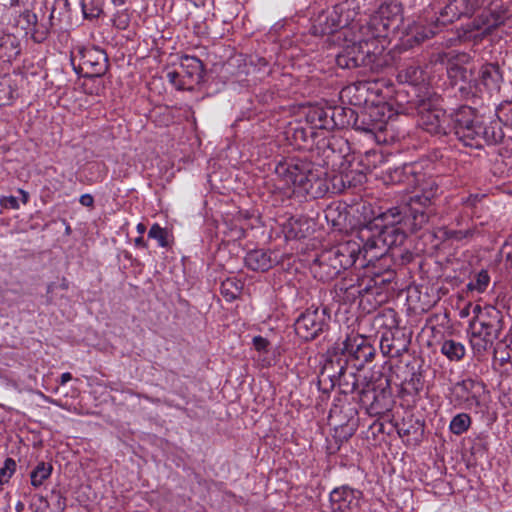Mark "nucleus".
<instances>
[{"label": "nucleus", "instance_id": "052dcab7", "mask_svg": "<svg viewBox=\"0 0 512 512\" xmlns=\"http://www.w3.org/2000/svg\"><path fill=\"white\" fill-rule=\"evenodd\" d=\"M72 379V375L69 372L63 373L60 378V384L64 385Z\"/></svg>", "mask_w": 512, "mask_h": 512}, {"label": "nucleus", "instance_id": "4468645a", "mask_svg": "<svg viewBox=\"0 0 512 512\" xmlns=\"http://www.w3.org/2000/svg\"><path fill=\"white\" fill-rule=\"evenodd\" d=\"M362 492L349 486L337 487L330 493V503L333 512H358Z\"/></svg>", "mask_w": 512, "mask_h": 512}, {"label": "nucleus", "instance_id": "ddd939ff", "mask_svg": "<svg viewBox=\"0 0 512 512\" xmlns=\"http://www.w3.org/2000/svg\"><path fill=\"white\" fill-rule=\"evenodd\" d=\"M81 70H84V76L102 77L108 70L109 62L106 52L98 47H89L81 51Z\"/></svg>", "mask_w": 512, "mask_h": 512}, {"label": "nucleus", "instance_id": "f704fd0d", "mask_svg": "<svg viewBox=\"0 0 512 512\" xmlns=\"http://www.w3.org/2000/svg\"><path fill=\"white\" fill-rule=\"evenodd\" d=\"M471 424V418L466 413H460L453 417L450 422V430L453 434L460 435L464 433Z\"/></svg>", "mask_w": 512, "mask_h": 512}, {"label": "nucleus", "instance_id": "603ef678", "mask_svg": "<svg viewBox=\"0 0 512 512\" xmlns=\"http://www.w3.org/2000/svg\"><path fill=\"white\" fill-rule=\"evenodd\" d=\"M82 10L85 18H95L98 17L101 10L100 9H91L90 12L87 10V4L83 1L82 2Z\"/></svg>", "mask_w": 512, "mask_h": 512}, {"label": "nucleus", "instance_id": "13d9d810", "mask_svg": "<svg viewBox=\"0 0 512 512\" xmlns=\"http://www.w3.org/2000/svg\"><path fill=\"white\" fill-rule=\"evenodd\" d=\"M333 182H334V184H333L334 188H337V182H339V184L341 185L342 188H344L346 186L343 175L334 176Z\"/></svg>", "mask_w": 512, "mask_h": 512}, {"label": "nucleus", "instance_id": "8fccbe9b", "mask_svg": "<svg viewBox=\"0 0 512 512\" xmlns=\"http://www.w3.org/2000/svg\"><path fill=\"white\" fill-rule=\"evenodd\" d=\"M339 289H340V291H345V292L355 290V292L358 293L359 295H361L363 292H368V290H369L368 287H365L364 289H360V285H358L357 287L355 285L346 286L344 283H341L339 285Z\"/></svg>", "mask_w": 512, "mask_h": 512}, {"label": "nucleus", "instance_id": "bb28decb", "mask_svg": "<svg viewBox=\"0 0 512 512\" xmlns=\"http://www.w3.org/2000/svg\"><path fill=\"white\" fill-rule=\"evenodd\" d=\"M17 95L16 79L10 75L0 76V107L11 104Z\"/></svg>", "mask_w": 512, "mask_h": 512}, {"label": "nucleus", "instance_id": "39448f33", "mask_svg": "<svg viewBox=\"0 0 512 512\" xmlns=\"http://www.w3.org/2000/svg\"><path fill=\"white\" fill-rule=\"evenodd\" d=\"M378 38L373 33L370 39H360L347 45L337 56V65L347 69L363 67L371 71L377 70L381 66L379 54L383 48L379 46Z\"/></svg>", "mask_w": 512, "mask_h": 512}, {"label": "nucleus", "instance_id": "49530a36", "mask_svg": "<svg viewBox=\"0 0 512 512\" xmlns=\"http://www.w3.org/2000/svg\"><path fill=\"white\" fill-rule=\"evenodd\" d=\"M0 204L3 208L6 209H18L19 203L16 197L14 196H4L0 200Z\"/></svg>", "mask_w": 512, "mask_h": 512}, {"label": "nucleus", "instance_id": "5701e85b", "mask_svg": "<svg viewBox=\"0 0 512 512\" xmlns=\"http://www.w3.org/2000/svg\"><path fill=\"white\" fill-rule=\"evenodd\" d=\"M244 260L247 268L261 272L269 270L275 263V260L271 258V253L262 249L248 252Z\"/></svg>", "mask_w": 512, "mask_h": 512}, {"label": "nucleus", "instance_id": "37998d69", "mask_svg": "<svg viewBox=\"0 0 512 512\" xmlns=\"http://www.w3.org/2000/svg\"><path fill=\"white\" fill-rule=\"evenodd\" d=\"M16 470V462L12 458H7L2 468H0V485L8 483Z\"/></svg>", "mask_w": 512, "mask_h": 512}, {"label": "nucleus", "instance_id": "bf43d9fd", "mask_svg": "<svg viewBox=\"0 0 512 512\" xmlns=\"http://www.w3.org/2000/svg\"><path fill=\"white\" fill-rule=\"evenodd\" d=\"M134 243H135V246L140 247V248L147 247V244L141 235L135 239Z\"/></svg>", "mask_w": 512, "mask_h": 512}, {"label": "nucleus", "instance_id": "5fc2aeb1", "mask_svg": "<svg viewBox=\"0 0 512 512\" xmlns=\"http://www.w3.org/2000/svg\"><path fill=\"white\" fill-rule=\"evenodd\" d=\"M331 116H333V120L335 122V127H337V122L340 121L341 118H344V113H338V107L331 108Z\"/></svg>", "mask_w": 512, "mask_h": 512}, {"label": "nucleus", "instance_id": "72a5a7b5", "mask_svg": "<svg viewBox=\"0 0 512 512\" xmlns=\"http://www.w3.org/2000/svg\"><path fill=\"white\" fill-rule=\"evenodd\" d=\"M485 13V22L484 24H488V29L485 30V34H490L494 29L504 24L507 18V11L505 9L502 10H494Z\"/></svg>", "mask_w": 512, "mask_h": 512}, {"label": "nucleus", "instance_id": "de8ad7c7", "mask_svg": "<svg viewBox=\"0 0 512 512\" xmlns=\"http://www.w3.org/2000/svg\"><path fill=\"white\" fill-rule=\"evenodd\" d=\"M253 345L257 351L261 352V351H266V348L269 345V342L264 337L256 336L253 338Z\"/></svg>", "mask_w": 512, "mask_h": 512}, {"label": "nucleus", "instance_id": "4d7b16f0", "mask_svg": "<svg viewBox=\"0 0 512 512\" xmlns=\"http://www.w3.org/2000/svg\"><path fill=\"white\" fill-rule=\"evenodd\" d=\"M503 252L506 253V261L510 262L512 267V245H505L503 248Z\"/></svg>", "mask_w": 512, "mask_h": 512}, {"label": "nucleus", "instance_id": "f3484780", "mask_svg": "<svg viewBox=\"0 0 512 512\" xmlns=\"http://www.w3.org/2000/svg\"><path fill=\"white\" fill-rule=\"evenodd\" d=\"M349 359L346 355L338 352L328 355L319 375V384L329 382L330 387L335 386V379L340 377L342 371L348 366Z\"/></svg>", "mask_w": 512, "mask_h": 512}, {"label": "nucleus", "instance_id": "e433bc0d", "mask_svg": "<svg viewBox=\"0 0 512 512\" xmlns=\"http://www.w3.org/2000/svg\"><path fill=\"white\" fill-rule=\"evenodd\" d=\"M380 349L385 356L398 357L401 355V348H397L389 333H385L380 340Z\"/></svg>", "mask_w": 512, "mask_h": 512}, {"label": "nucleus", "instance_id": "7ed1b4c3", "mask_svg": "<svg viewBox=\"0 0 512 512\" xmlns=\"http://www.w3.org/2000/svg\"><path fill=\"white\" fill-rule=\"evenodd\" d=\"M275 173L287 186H293L312 198L323 197L329 190L324 169L306 159L293 158L280 162Z\"/></svg>", "mask_w": 512, "mask_h": 512}, {"label": "nucleus", "instance_id": "b1692460", "mask_svg": "<svg viewBox=\"0 0 512 512\" xmlns=\"http://www.w3.org/2000/svg\"><path fill=\"white\" fill-rule=\"evenodd\" d=\"M306 120L314 128L330 130L335 128L333 116H331V107H314L309 109L306 114Z\"/></svg>", "mask_w": 512, "mask_h": 512}, {"label": "nucleus", "instance_id": "79ce46f5", "mask_svg": "<svg viewBox=\"0 0 512 512\" xmlns=\"http://www.w3.org/2000/svg\"><path fill=\"white\" fill-rule=\"evenodd\" d=\"M148 237L156 239L161 247L168 246V233L165 229L160 227L158 224H153L148 232Z\"/></svg>", "mask_w": 512, "mask_h": 512}, {"label": "nucleus", "instance_id": "a211bd4d", "mask_svg": "<svg viewBox=\"0 0 512 512\" xmlns=\"http://www.w3.org/2000/svg\"><path fill=\"white\" fill-rule=\"evenodd\" d=\"M385 121L380 118V110L378 107H370L361 109L359 117H356L354 129L366 133H376L385 128Z\"/></svg>", "mask_w": 512, "mask_h": 512}, {"label": "nucleus", "instance_id": "1a4fd4ad", "mask_svg": "<svg viewBox=\"0 0 512 512\" xmlns=\"http://www.w3.org/2000/svg\"><path fill=\"white\" fill-rule=\"evenodd\" d=\"M45 9H47L46 2L43 7L37 8L34 6L31 10H25L21 15L20 19L25 23V29L27 33H31L32 38L35 42H43L50 33V29L53 26L54 18V6L51 8V13L46 17Z\"/></svg>", "mask_w": 512, "mask_h": 512}, {"label": "nucleus", "instance_id": "6e6552de", "mask_svg": "<svg viewBox=\"0 0 512 512\" xmlns=\"http://www.w3.org/2000/svg\"><path fill=\"white\" fill-rule=\"evenodd\" d=\"M476 313L473 321L470 324L471 329H476L488 336V338L497 340L504 327V316L503 313L494 306H485L481 308L476 306L474 309Z\"/></svg>", "mask_w": 512, "mask_h": 512}, {"label": "nucleus", "instance_id": "69168bd1", "mask_svg": "<svg viewBox=\"0 0 512 512\" xmlns=\"http://www.w3.org/2000/svg\"><path fill=\"white\" fill-rule=\"evenodd\" d=\"M115 5H122L125 0H112Z\"/></svg>", "mask_w": 512, "mask_h": 512}, {"label": "nucleus", "instance_id": "864d4df0", "mask_svg": "<svg viewBox=\"0 0 512 512\" xmlns=\"http://www.w3.org/2000/svg\"><path fill=\"white\" fill-rule=\"evenodd\" d=\"M80 203L83 206L91 207L94 203V199L90 194H84L80 197Z\"/></svg>", "mask_w": 512, "mask_h": 512}, {"label": "nucleus", "instance_id": "58836bf2", "mask_svg": "<svg viewBox=\"0 0 512 512\" xmlns=\"http://www.w3.org/2000/svg\"><path fill=\"white\" fill-rule=\"evenodd\" d=\"M489 281L490 277L487 271L482 270L475 276V280L471 281L467 285V288L471 291L476 290L478 292H483L487 288Z\"/></svg>", "mask_w": 512, "mask_h": 512}, {"label": "nucleus", "instance_id": "0e129e2a", "mask_svg": "<svg viewBox=\"0 0 512 512\" xmlns=\"http://www.w3.org/2000/svg\"><path fill=\"white\" fill-rule=\"evenodd\" d=\"M60 287L63 289V290H66L68 289L69 287V283L67 281L66 278H63L62 281H61V284H60Z\"/></svg>", "mask_w": 512, "mask_h": 512}, {"label": "nucleus", "instance_id": "423d86ee", "mask_svg": "<svg viewBox=\"0 0 512 512\" xmlns=\"http://www.w3.org/2000/svg\"><path fill=\"white\" fill-rule=\"evenodd\" d=\"M355 12L346 3L335 5L331 9L320 12L313 20L311 31L313 35H330L339 29L347 27L354 19Z\"/></svg>", "mask_w": 512, "mask_h": 512}, {"label": "nucleus", "instance_id": "a19ab883", "mask_svg": "<svg viewBox=\"0 0 512 512\" xmlns=\"http://www.w3.org/2000/svg\"><path fill=\"white\" fill-rule=\"evenodd\" d=\"M397 432L400 436H410L417 435L423 433V424H421L418 420L415 421L414 424L407 425V423L403 422L401 424H397Z\"/></svg>", "mask_w": 512, "mask_h": 512}, {"label": "nucleus", "instance_id": "412c9836", "mask_svg": "<svg viewBox=\"0 0 512 512\" xmlns=\"http://www.w3.org/2000/svg\"><path fill=\"white\" fill-rule=\"evenodd\" d=\"M366 382H370L367 377H361L353 370H348V366L342 371L340 377L335 379V386L338 385L342 394H351L358 392L365 386Z\"/></svg>", "mask_w": 512, "mask_h": 512}, {"label": "nucleus", "instance_id": "6e6d98bb", "mask_svg": "<svg viewBox=\"0 0 512 512\" xmlns=\"http://www.w3.org/2000/svg\"><path fill=\"white\" fill-rule=\"evenodd\" d=\"M19 0H0V7L10 8L18 5Z\"/></svg>", "mask_w": 512, "mask_h": 512}, {"label": "nucleus", "instance_id": "6ab92c4d", "mask_svg": "<svg viewBox=\"0 0 512 512\" xmlns=\"http://www.w3.org/2000/svg\"><path fill=\"white\" fill-rule=\"evenodd\" d=\"M182 78L188 83V90H193L195 84H200L204 79V64L194 56L185 55L181 58Z\"/></svg>", "mask_w": 512, "mask_h": 512}, {"label": "nucleus", "instance_id": "aec40b11", "mask_svg": "<svg viewBox=\"0 0 512 512\" xmlns=\"http://www.w3.org/2000/svg\"><path fill=\"white\" fill-rule=\"evenodd\" d=\"M446 69L451 84L454 86L459 85V91L464 92L471 88V82L474 80L471 69H468L451 58H448Z\"/></svg>", "mask_w": 512, "mask_h": 512}, {"label": "nucleus", "instance_id": "ea45409f", "mask_svg": "<svg viewBox=\"0 0 512 512\" xmlns=\"http://www.w3.org/2000/svg\"><path fill=\"white\" fill-rule=\"evenodd\" d=\"M497 118L498 121L490 122L491 123H497L499 127H501L500 123H503L505 126L510 127L512 129V105L508 104L505 106H501L497 110ZM502 130V128H500Z\"/></svg>", "mask_w": 512, "mask_h": 512}, {"label": "nucleus", "instance_id": "9d476101", "mask_svg": "<svg viewBox=\"0 0 512 512\" xmlns=\"http://www.w3.org/2000/svg\"><path fill=\"white\" fill-rule=\"evenodd\" d=\"M390 394V383L388 379L385 381V387H381L379 391H377L375 385L370 381L366 382L365 386L361 388L359 400L370 415L378 416L390 410Z\"/></svg>", "mask_w": 512, "mask_h": 512}, {"label": "nucleus", "instance_id": "f8f14e48", "mask_svg": "<svg viewBox=\"0 0 512 512\" xmlns=\"http://www.w3.org/2000/svg\"><path fill=\"white\" fill-rule=\"evenodd\" d=\"M342 352L349 361H355L353 367L356 370H361L366 363L372 361L376 351L365 337L353 335L343 342Z\"/></svg>", "mask_w": 512, "mask_h": 512}, {"label": "nucleus", "instance_id": "e2e57ef3", "mask_svg": "<svg viewBox=\"0 0 512 512\" xmlns=\"http://www.w3.org/2000/svg\"><path fill=\"white\" fill-rule=\"evenodd\" d=\"M137 231H138V233L142 236V234H144V233H145V231H146V226H145V224H143V223H139V224L137 225Z\"/></svg>", "mask_w": 512, "mask_h": 512}, {"label": "nucleus", "instance_id": "dca6fc26", "mask_svg": "<svg viewBox=\"0 0 512 512\" xmlns=\"http://www.w3.org/2000/svg\"><path fill=\"white\" fill-rule=\"evenodd\" d=\"M478 7L477 0H452L445 8L441 11L440 17L437 18V22L442 25L452 23L458 20L461 16H472Z\"/></svg>", "mask_w": 512, "mask_h": 512}, {"label": "nucleus", "instance_id": "0eeeda50", "mask_svg": "<svg viewBox=\"0 0 512 512\" xmlns=\"http://www.w3.org/2000/svg\"><path fill=\"white\" fill-rule=\"evenodd\" d=\"M330 314L326 307L306 309L295 321L296 334L305 341H311L328 329Z\"/></svg>", "mask_w": 512, "mask_h": 512}, {"label": "nucleus", "instance_id": "09e8293b", "mask_svg": "<svg viewBox=\"0 0 512 512\" xmlns=\"http://www.w3.org/2000/svg\"><path fill=\"white\" fill-rule=\"evenodd\" d=\"M293 138L297 141H302L303 143H306L308 141V131L303 128H296L293 132Z\"/></svg>", "mask_w": 512, "mask_h": 512}, {"label": "nucleus", "instance_id": "a878e982", "mask_svg": "<svg viewBox=\"0 0 512 512\" xmlns=\"http://www.w3.org/2000/svg\"><path fill=\"white\" fill-rule=\"evenodd\" d=\"M21 48L18 39L12 35H5L0 40V59L11 62L20 54Z\"/></svg>", "mask_w": 512, "mask_h": 512}, {"label": "nucleus", "instance_id": "3c124183", "mask_svg": "<svg viewBox=\"0 0 512 512\" xmlns=\"http://www.w3.org/2000/svg\"><path fill=\"white\" fill-rule=\"evenodd\" d=\"M368 89L369 88H368L367 82H359L358 84H354L352 86L347 87L344 90V92L350 94L353 90L358 91V92H363V91H367Z\"/></svg>", "mask_w": 512, "mask_h": 512}, {"label": "nucleus", "instance_id": "c756f323", "mask_svg": "<svg viewBox=\"0 0 512 512\" xmlns=\"http://www.w3.org/2000/svg\"><path fill=\"white\" fill-rule=\"evenodd\" d=\"M53 467L50 463L39 462L30 473L31 484L35 488L40 487L52 473Z\"/></svg>", "mask_w": 512, "mask_h": 512}, {"label": "nucleus", "instance_id": "20e7f679", "mask_svg": "<svg viewBox=\"0 0 512 512\" xmlns=\"http://www.w3.org/2000/svg\"><path fill=\"white\" fill-rule=\"evenodd\" d=\"M362 253L355 244L345 243L323 251L311 266L315 278L327 282L336 278L341 271L353 266L358 254Z\"/></svg>", "mask_w": 512, "mask_h": 512}, {"label": "nucleus", "instance_id": "f03ea898", "mask_svg": "<svg viewBox=\"0 0 512 512\" xmlns=\"http://www.w3.org/2000/svg\"><path fill=\"white\" fill-rule=\"evenodd\" d=\"M415 108L422 129L432 135H447L452 130L464 146L482 149L484 145H496L504 138L497 123L484 125L469 106H462L447 115L432 99H419Z\"/></svg>", "mask_w": 512, "mask_h": 512}, {"label": "nucleus", "instance_id": "2eb2a0df", "mask_svg": "<svg viewBox=\"0 0 512 512\" xmlns=\"http://www.w3.org/2000/svg\"><path fill=\"white\" fill-rule=\"evenodd\" d=\"M484 384L472 379H465L455 386V395L460 400L466 409L481 410V396L484 393Z\"/></svg>", "mask_w": 512, "mask_h": 512}, {"label": "nucleus", "instance_id": "4c0bfd02", "mask_svg": "<svg viewBox=\"0 0 512 512\" xmlns=\"http://www.w3.org/2000/svg\"><path fill=\"white\" fill-rule=\"evenodd\" d=\"M344 113V118H341L340 121L337 122V127L339 128H345V127H352L354 128V122L356 117H359V112L355 111L352 108H346V107H338V113Z\"/></svg>", "mask_w": 512, "mask_h": 512}, {"label": "nucleus", "instance_id": "a18cd8bd", "mask_svg": "<svg viewBox=\"0 0 512 512\" xmlns=\"http://www.w3.org/2000/svg\"><path fill=\"white\" fill-rule=\"evenodd\" d=\"M482 22H485V13H482L481 15H479L472 22V27H473L474 30H482L481 34L477 36L480 39H482L484 36L487 35V34H485V30L488 29V24H484Z\"/></svg>", "mask_w": 512, "mask_h": 512}, {"label": "nucleus", "instance_id": "680f3d73", "mask_svg": "<svg viewBox=\"0 0 512 512\" xmlns=\"http://www.w3.org/2000/svg\"><path fill=\"white\" fill-rule=\"evenodd\" d=\"M20 194L22 195V203L26 204L28 202L29 194L23 190H19Z\"/></svg>", "mask_w": 512, "mask_h": 512}, {"label": "nucleus", "instance_id": "9b49d317", "mask_svg": "<svg viewBox=\"0 0 512 512\" xmlns=\"http://www.w3.org/2000/svg\"><path fill=\"white\" fill-rule=\"evenodd\" d=\"M402 8L398 3L380 7L378 14L370 22L375 37H387L390 31H396L402 23Z\"/></svg>", "mask_w": 512, "mask_h": 512}, {"label": "nucleus", "instance_id": "cd10ccee", "mask_svg": "<svg viewBox=\"0 0 512 512\" xmlns=\"http://www.w3.org/2000/svg\"><path fill=\"white\" fill-rule=\"evenodd\" d=\"M434 34L435 31H433L431 28L415 26L409 33H407L406 38L403 41V45L406 47L419 45L425 40L433 37Z\"/></svg>", "mask_w": 512, "mask_h": 512}, {"label": "nucleus", "instance_id": "c85d7f7f", "mask_svg": "<svg viewBox=\"0 0 512 512\" xmlns=\"http://www.w3.org/2000/svg\"><path fill=\"white\" fill-rule=\"evenodd\" d=\"M471 330V347L476 355L481 356L493 347L496 340L488 338V336H484L483 333L476 331V329Z\"/></svg>", "mask_w": 512, "mask_h": 512}, {"label": "nucleus", "instance_id": "7c9ffc66", "mask_svg": "<svg viewBox=\"0 0 512 512\" xmlns=\"http://www.w3.org/2000/svg\"><path fill=\"white\" fill-rule=\"evenodd\" d=\"M441 352L451 361H459L465 355V347L460 342L445 340L442 343Z\"/></svg>", "mask_w": 512, "mask_h": 512}, {"label": "nucleus", "instance_id": "338daca9", "mask_svg": "<svg viewBox=\"0 0 512 512\" xmlns=\"http://www.w3.org/2000/svg\"><path fill=\"white\" fill-rule=\"evenodd\" d=\"M378 256V254L371 255L372 258H377Z\"/></svg>", "mask_w": 512, "mask_h": 512}, {"label": "nucleus", "instance_id": "473e14b6", "mask_svg": "<svg viewBox=\"0 0 512 512\" xmlns=\"http://www.w3.org/2000/svg\"><path fill=\"white\" fill-rule=\"evenodd\" d=\"M243 284L234 279L227 278L221 283V294L229 301L236 299L242 291Z\"/></svg>", "mask_w": 512, "mask_h": 512}, {"label": "nucleus", "instance_id": "4be33fe9", "mask_svg": "<svg viewBox=\"0 0 512 512\" xmlns=\"http://www.w3.org/2000/svg\"><path fill=\"white\" fill-rule=\"evenodd\" d=\"M503 76L500 67L496 63H486L479 71V84L483 85L489 92H498Z\"/></svg>", "mask_w": 512, "mask_h": 512}, {"label": "nucleus", "instance_id": "c03bdc74", "mask_svg": "<svg viewBox=\"0 0 512 512\" xmlns=\"http://www.w3.org/2000/svg\"><path fill=\"white\" fill-rule=\"evenodd\" d=\"M167 78L178 90H188V83L182 78V75L177 71H169Z\"/></svg>", "mask_w": 512, "mask_h": 512}, {"label": "nucleus", "instance_id": "c9c22d12", "mask_svg": "<svg viewBox=\"0 0 512 512\" xmlns=\"http://www.w3.org/2000/svg\"><path fill=\"white\" fill-rule=\"evenodd\" d=\"M512 348L509 345L498 342L494 347V363H498L500 366L508 363L511 359Z\"/></svg>", "mask_w": 512, "mask_h": 512}, {"label": "nucleus", "instance_id": "f257e3e1", "mask_svg": "<svg viewBox=\"0 0 512 512\" xmlns=\"http://www.w3.org/2000/svg\"><path fill=\"white\" fill-rule=\"evenodd\" d=\"M438 191V184L428 180L401 207L389 209L381 218L362 227L359 238L363 242L360 250L364 257L374 249H379L382 255L387 249L402 245L406 239L404 229L415 233L425 228L437 214Z\"/></svg>", "mask_w": 512, "mask_h": 512}, {"label": "nucleus", "instance_id": "393cba45", "mask_svg": "<svg viewBox=\"0 0 512 512\" xmlns=\"http://www.w3.org/2000/svg\"><path fill=\"white\" fill-rule=\"evenodd\" d=\"M37 510L40 512H62L66 507V498L60 490H52L46 496L38 498Z\"/></svg>", "mask_w": 512, "mask_h": 512}, {"label": "nucleus", "instance_id": "2f4dec72", "mask_svg": "<svg viewBox=\"0 0 512 512\" xmlns=\"http://www.w3.org/2000/svg\"><path fill=\"white\" fill-rule=\"evenodd\" d=\"M422 71L418 66L409 65L399 70L397 78L401 83L416 85L421 80Z\"/></svg>", "mask_w": 512, "mask_h": 512}]
</instances>
